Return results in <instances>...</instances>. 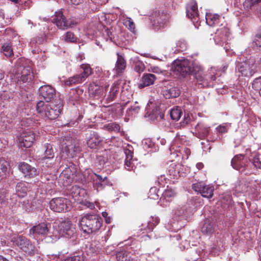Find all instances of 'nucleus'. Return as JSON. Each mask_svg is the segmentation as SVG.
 <instances>
[{
    "instance_id": "e2e57ef3",
    "label": "nucleus",
    "mask_w": 261,
    "mask_h": 261,
    "mask_svg": "<svg viewBox=\"0 0 261 261\" xmlns=\"http://www.w3.org/2000/svg\"><path fill=\"white\" fill-rule=\"evenodd\" d=\"M105 33L106 35L111 39L112 40L114 38V36L112 33L107 28L105 30Z\"/></svg>"
},
{
    "instance_id": "79ce46f5",
    "label": "nucleus",
    "mask_w": 261,
    "mask_h": 261,
    "mask_svg": "<svg viewBox=\"0 0 261 261\" xmlns=\"http://www.w3.org/2000/svg\"><path fill=\"white\" fill-rule=\"evenodd\" d=\"M116 257L118 261H128L129 260L128 253L123 250L117 252Z\"/></svg>"
},
{
    "instance_id": "052dcab7",
    "label": "nucleus",
    "mask_w": 261,
    "mask_h": 261,
    "mask_svg": "<svg viewBox=\"0 0 261 261\" xmlns=\"http://www.w3.org/2000/svg\"><path fill=\"white\" fill-rule=\"evenodd\" d=\"M190 121V118L189 117V116H186V115H185L184 120L181 122V125L185 126L186 125H187L189 124V123Z\"/></svg>"
},
{
    "instance_id": "c03bdc74",
    "label": "nucleus",
    "mask_w": 261,
    "mask_h": 261,
    "mask_svg": "<svg viewBox=\"0 0 261 261\" xmlns=\"http://www.w3.org/2000/svg\"><path fill=\"white\" fill-rule=\"evenodd\" d=\"M140 109V107L138 105V102H135L134 105L131 106L130 108L127 110V113L129 116H133L134 114L138 113Z\"/></svg>"
},
{
    "instance_id": "c9c22d12",
    "label": "nucleus",
    "mask_w": 261,
    "mask_h": 261,
    "mask_svg": "<svg viewBox=\"0 0 261 261\" xmlns=\"http://www.w3.org/2000/svg\"><path fill=\"white\" fill-rule=\"evenodd\" d=\"M84 82L80 74L75 75L69 77L65 82L66 85L71 86L76 84H80Z\"/></svg>"
},
{
    "instance_id": "aec40b11",
    "label": "nucleus",
    "mask_w": 261,
    "mask_h": 261,
    "mask_svg": "<svg viewBox=\"0 0 261 261\" xmlns=\"http://www.w3.org/2000/svg\"><path fill=\"white\" fill-rule=\"evenodd\" d=\"M75 173L76 169L74 166L72 165L66 168L63 171L61 177H62L63 179L65 178L67 182H71L75 177Z\"/></svg>"
},
{
    "instance_id": "603ef678",
    "label": "nucleus",
    "mask_w": 261,
    "mask_h": 261,
    "mask_svg": "<svg viewBox=\"0 0 261 261\" xmlns=\"http://www.w3.org/2000/svg\"><path fill=\"white\" fill-rule=\"evenodd\" d=\"M124 24L129 30L131 31L134 32L135 29V25L133 20L130 18H128L126 20Z\"/></svg>"
},
{
    "instance_id": "4be33fe9",
    "label": "nucleus",
    "mask_w": 261,
    "mask_h": 261,
    "mask_svg": "<svg viewBox=\"0 0 261 261\" xmlns=\"http://www.w3.org/2000/svg\"><path fill=\"white\" fill-rule=\"evenodd\" d=\"M60 227L61 230H63V233L69 237L72 236L75 232V228L69 221H64L61 222Z\"/></svg>"
},
{
    "instance_id": "9b49d317",
    "label": "nucleus",
    "mask_w": 261,
    "mask_h": 261,
    "mask_svg": "<svg viewBox=\"0 0 261 261\" xmlns=\"http://www.w3.org/2000/svg\"><path fill=\"white\" fill-rule=\"evenodd\" d=\"M255 67L253 61L250 60L238 62L237 65V68L242 75L247 77L251 76L256 72Z\"/></svg>"
},
{
    "instance_id": "c756f323",
    "label": "nucleus",
    "mask_w": 261,
    "mask_h": 261,
    "mask_svg": "<svg viewBox=\"0 0 261 261\" xmlns=\"http://www.w3.org/2000/svg\"><path fill=\"white\" fill-rule=\"evenodd\" d=\"M175 195V193L173 190L172 189H167L162 194V197L160 198V202H161V204H164V202L165 201L166 202H170V198L173 197Z\"/></svg>"
},
{
    "instance_id": "a19ab883",
    "label": "nucleus",
    "mask_w": 261,
    "mask_h": 261,
    "mask_svg": "<svg viewBox=\"0 0 261 261\" xmlns=\"http://www.w3.org/2000/svg\"><path fill=\"white\" fill-rule=\"evenodd\" d=\"M168 172L170 175L172 176L174 178H178L180 176L179 171V166L175 165L170 166Z\"/></svg>"
},
{
    "instance_id": "6e6d98bb",
    "label": "nucleus",
    "mask_w": 261,
    "mask_h": 261,
    "mask_svg": "<svg viewBox=\"0 0 261 261\" xmlns=\"http://www.w3.org/2000/svg\"><path fill=\"white\" fill-rule=\"evenodd\" d=\"M64 261H84V258L82 256L77 255L68 257Z\"/></svg>"
},
{
    "instance_id": "58836bf2",
    "label": "nucleus",
    "mask_w": 261,
    "mask_h": 261,
    "mask_svg": "<svg viewBox=\"0 0 261 261\" xmlns=\"http://www.w3.org/2000/svg\"><path fill=\"white\" fill-rule=\"evenodd\" d=\"M182 111L178 108H173L170 110V115L171 119L175 121H178L181 117Z\"/></svg>"
},
{
    "instance_id": "680f3d73",
    "label": "nucleus",
    "mask_w": 261,
    "mask_h": 261,
    "mask_svg": "<svg viewBox=\"0 0 261 261\" xmlns=\"http://www.w3.org/2000/svg\"><path fill=\"white\" fill-rule=\"evenodd\" d=\"M125 153L126 154V158L125 161L132 160L133 158L132 152L130 150H127Z\"/></svg>"
},
{
    "instance_id": "4c0bfd02",
    "label": "nucleus",
    "mask_w": 261,
    "mask_h": 261,
    "mask_svg": "<svg viewBox=\"0 0 261 261\" xmlns=\"http://www.w3.org/2000/svg\"><path fill=\"white\" fill-rule=\"evenodd\" d=\"M81 67L83 71L79 74L84 81L92 73V69L88 65H82Z\"/></svg>"
},
{
    "instance_id": "2f4dec72",
    "label": "nucleus",
    "mask_w": 261,
    "mask_h": 261,
    "mask_svg": "<svg viewBox=\"0 0 261 261\" xmlns=\"http://www.w3.org/2000/svg\"><path fill=\"white\" fill-rule=\"evenodd\" d=\"M2 52L7 57H11L13 56L12 44L10 42H7L3 44L2 46Z\"/></svg>"
},
{
    "instance_id": "f704fd0d",
    "label": "nucleus",
    "mask_w": 261,
    "mask_h": 261,
    "mask_svg": "<svg viewBox=\"0 0 261 261\" xmlns=\"http://www.w3.org/2000/svg\"><path fill=\"white\" fill-rule=\"evenodd\" d=\"M45 150L44 151V158L45 159H51L55 156V150L56 149L53 148V145L47 143L45 145Z\"/></svg>"
},
{
    "instance_id": "f3484780",
    "label": "nucleus",
    "mask_w": 261,
    "mask_h": 261,
    "mask_svg": "<svg viewBox=\"0 0 261 261\" xmlns=\"http://www.w3.org/2000/svg\"><path fill=\"white\" fill-rule=\"evenodd\" d=\"M248 161L244 158L243 154H240L235 155L231 161L232 167L237 170H241L247 166Z\"/></svg>"
},
{
    "instance_id": "69168bd1",
    "label": "nucleus",
    "mask_w": 261,
    "mask_h": 261,
    "mask_svg": "<svg viewBox=\"0 0 261 261\" xmlns=\"http://www.w3.org/2000/svg\"><path fill=\"white\" fill-rule=\"evenodd\" d=\"M74 189H75V191L72 192V194H73V195H72L73 197H76L77 196V195L80 194L81 189H80L79 188H76V187H75L74 188Z\"/></svg>"
},
{
    "instance_id": "a18cd8bd",
    "label": "nucleus",
    "mask_w": 261,
    "mask_h": 261,
    "mask_svg": "<svg viewBox=\"0 0 261 261\" xmlns=\"http://www.w3.org/2000/svg\"><path fill=\"white\" fill-rule=\"evenodd\" d=\"M79 99L80 97L76 90H73L70 92L69 100L73 105L79 100Z\"/></svg>"
},
{
    "instance_id": "72a5a7b5",
    "label": "nucleus",
    "mask_w": 261,
    "mask_h": 261,
    "mask_svg": "<svg viewBox=\"0 0 261 261\" xmlns=\"http://www.w3.org/2000/svg\"><path fill=\"white\" fill-rule=\"evenodd\" d=\"M261 5V0H245L243 3L244 8L247 10H250Z\"/></svg>"
},
{
    "instance_id": "a211bd4d",
    "label": "nucleus",
    "mask_w": 261,
    "mask_h": 261,
    "mask_svg": "<svg viewBox=\"0 0 261 261\" xmlns=\"http://www.w3.org/2000/svg\"><path fill=\"white\" fill-rule=\"evenodd\" d=\"M101 142V139L95 132H91L87 138V144L88 147L92 149L99 147Z\"/></svg>"
},
{
    "instance_id": "b1692460",
    "label": "nucleus",
    "mask_w": 261,
    "mask_h": 261,
    "mask_svg": "<svg viewBox=\"0 0 261 261\" xmlns=\"http://www.w3.org/2000/svg\"><path fill=\"white\" fill-rule=\"evenodd\" d=\"M117 60L114 70L117 74H121L126 68V61L124 58L117 53Z\"/></svg>"
},
{
    "instance_id": "8fccbe9b",
    "label": "nucleus",
    "mask_w": 261,
    "mask_h": 261,
    "mask_svg": "<svg viewBox=\"0 0 261 261\" xmlns=\"http://www.w3.org/2000/svg\"><path fill=\"white\" fill-rule=\"evenodd\" d=\"M46 41V36L44 34L41 36H38L37 38L33 39L31 41L32 43H36L39 44H43Z\"/></svg>"
},
{
    "instance_id": "f8f14e48",
    "label": "nucleus",
    "mask_w": 261,
    "mask_h": 261,
    "mask_svg": "<svg viewBox=\"0 0 261 261\" xmlns=\"http://www.w3.org/2000/svg\"><path fill=\"white\" fill-rule=\"evenodd\" d=\"M36 139L34 133L31 130L23 132L18 138V143L20 147H30Z\"/></svg>"
},
{
    "instance_id": "473e14b6",
    "label": "nucleus",
    "mask_w": 261,
    "mask_h": 261,
    "mask_svg": "<svg viewBox=\"0 0 261 261\" xmlns=\"http://www.w3.org/2000/svg\"><path fill=\"white\" fill-rule=\"evenodd\" d=\"M159 222V219L157 217H152L151 220H150L146 224H142L140 226V230L145 229L146 227H148L149 230H152L154 227L156 226Z\"/></svg>"
},
{
    "instance_id": "774afa93",
    "label": "nucleus",
    "mask_w": 261,
    "mask_h": 261,
    "mask_svg": "<svg viewBox=\"0 0 261 261\" xmlns=\"http://www.w3.org/2000/svg\"><path fill=\"white\" fill-rule=\"evenodd\" d=\"M218 130L221 133H225L226 132V127L220 125L218 127Z\"/></svg>"
},
{
    "instance_id": "13d9d810",
    "label": "nucleus",
    "mask_w": 261,
    "mask_h": 261,
    "mask_svg": "<svg viewBox=\"0 0 261 261\" xmlns=\"http://www.w3.org/2000/svg\"><path fill=\"white\" fill-rule=\"evenodd\" d=\"M252 164L256 168H261V162L258 158H254L252 161Z\"/></svg>"
},
{
    "instance_id": "f257e3e1",
    "label": "nucleus",
    "mask_w": 261,
    "mask_h": 261,
    "mask_svg": "<svg viewBox=\"0 0 261 261\" xmlns=\"http://www.w3.org/2000/svg\"><path fill=\"white\" fill-rule=\"evenodd\" d=\"M174 70L177 74L183 77L194 73L195 84L199 88H205L213 85V82L216 80L215 70L211 68L210 70L204 73L203 67L199 65L193 64L188 60H178L175 62Z\"/></svg>"
},
{
    "instance_id": "37998d69",
    "label": "nucleus",
    "mask_w": 261,
    "mask_h": 261,
    "mask_svg": "<svg viewBox=\"0 0 261 261\" xmlns=\"http://www.w3.org/2000/svg\"><path fill=\"white\" fill-rule=\"evenodd\" d=\"M252 88L260 94L261 91V77L256 78L253 81Z\"/></svg>"
},
{
    "instance_id": "4d7b16f0",
    "label": "nucleus",
    "mask_w": 261,
    "mask_h": 261,
    "mask_svg": "<svg viewBox=\"0 0 261 261\" xmlns=\"http://www.w3.org/2000/svg\"><path fill=\"white\" fill-rule=\"evenodd\" d=\"M124 166L125 168L128 170H135V168H134V165L131 160L125 161Z\"/></svg>"
},
{
    "instance_id": "412c9836",
    "label": "nucleus",
    "mask_w": 261,
    "mask_h": 261,
    "mask_svg": "<svg viewBox=\"0 0 261 261\" xmlns=\"http://www.w3.org/2000/svg\"><path fill=\"white\" fill-rule=\"evenodd\" d=\"M147 115L150 117L151 119L157 121L161 120L164 117L163 112L160 111V108L157 106L154 107L151 112L147 111L145 116Z\"/></svg>"
},
{
    "instance_id": "f03ea898",
    "label": "nucleus",
    "mask_w": 261,
    "mask_h": 261,
    "mask_svg": "<svg viewBox=\"0 0 261 261\" xmlns=\"http://www.w3.org/2000/svg\"><path fill=\"white\" fill-rule=\"evenodd\" d=\"M102 219L96 215H87L80 221V225L83 231L88 234L97 231L101 227Z\"/></svg>"
},
{
    "instance_id": "338daca9",
    "label": "nucleus",
    "mask_w": 261,
    "mask_h": 261,
    "mask_svg": "<svg viewBox=\"0 0 261 261\" xmlns=\"http://www.w3.org/2000/svg\"><path fill=\"white\" fill-rule=\"evenodd\" d=\"M71 3L75 5L83 3L85 0H70Z\"/></svg>"
},
{
    "instance_id": "1a4fd4ad",
    "label": "nucleus",
    "mask_w": 261,
    "mask_h": 261,
    "mask_svg": "<svg viewBox=\"0 0 261 261\" xmlns=\"http://www.w3.org/2000/svg\"><path fill=\"white\" fill-rule=\"evenodd\" d=\"M50 224L47 222H42L33 226L30 229L29 236L34 239L39 237H45L49 230Z\"/></svg>"
},
{
    "instance_id": "393cba45",
    "label": "nucleus",
    "mask_w": 261,
    "mask_h": 261,
    "mask_svg": "<svg viewBox=\"0 0 261 261\" xmlns=\"http://www.w3.org/2000/svg\"><path fill=\"white\" fill-rule=\"evenodd\" d=\"M164 97L167 99L178 97L180 93V90L177 87H172L162 91Z\"/></svg>"
},
{
    "instance_id": "864d4df0",
    "label": "nucleus",
    "mask_w": 261,
    "mask_h": 261,
    "mask_svg": "<svg viewBox=\"0 0 261 261\" xmlns=\"http://www.w3.org/2000/svg\"><path fill=\"white\" fill-rule=\"evenodd\" d=\"M176 44L178 49L181 51L186 50L187 48V43L184 40L178 41Z\"/></svg>"
},
{
    "instance_id": "09e8293b",
    "label": "nucleus",
    "mask_w": 261,
    "mask_h": 261,
    "mask_svg": "<svg viewBox=\"0 0 261 261\" xmlns=\"http://www.w3.org/2000/svg\"><path fill=\"white\" fill-rule=\"evenodd\" d=\"M204 183L202 181L197 182L192 184V189L196 192H200L204 185Z\"/></svg>"
},
{
    "instance_id": "c85d7f7f",
    "label": "nucleus",
    "mask_w": 261,
    "mask_h": 261,
    "mask_svg": "<svg viewBox=\"0 0 261 261\" xmlns=\"http://www.w3.org/2000/svg\"><path fill=\"white\" fill-rule=\"evenodd\" d=\"M214 191V187L213 186L204 185L200 193L203 197L211 198L213 196Z\"/></svg>"
},
{
    "instance_id": "bb28decb",
    "label": "nucleus",
    "mask_w": 261,
    "mask_h": 261,
    "mask_svg": "<svg viewBox=\"0 0 261 261\" xmlns=\"http://www.w3.org/2000/svg\"><path fill=\"white\" fill-rule=\"evenodd\" d=\"M27 183L24 182H19L16 186V194L19 197H23L26 195L28 191V188L26 186Z\"/></svg>"
},
{
    "instance_id": "dca6fc26",
    "label": "nucleus",
    "mask_w": 261,
    "mask_h": 261,
    "mask_svg": "<svg viewBox=\"0 0 261 261\" xmlns=\"http://www.w3.org/2000/svg\"><path fill=\"white\" fill-rule=\"evenodd\" d=\"M19 169L22 172L24 177L32 178L39 174V171L28 163H21L19 165Z\"/></svg>"
},
{
    "instance_id": "2eb2a0df",
    "label": "nucleus",
    "mask_w": 261,
    "mask_h": 261,
    "mask_svg": "<svg viewBox=\"0 0 261 261\" xmlns=\"http://www.w3.org/2000/svg\"><path fill=\"white\" fill-rule=\"evenodd\" d=\"M120 89V85L118 82H115L109 88V85H106L104 89L106 92L105 96L108 102L113 101L117 96Z\"/></svg>"
},
{
    "instance_id": "6ab92c4d",
    "label": "nucleus",
    "mask_w": 261,
    "mask_h": 261,
    "mask_svg": "<svg viewBox=\"0 0 261 261\" xmlns=\"http://www.w3.org/2000/svg\"><path fill=\"white\" fill-rule=\"evenodd\" d=\"M186 13L187 17L191 19L196 20L198 17L197 5L195 2L192 1L188 3L186 7Z\"/></svg>"
},
{
    "instance_id": "20e7f679",
    "label": "nucleus",
    "mask_w": 261,
    "mask_h": 261,
    "mask_svg": "<svg viewBox=\"0 0 261 261\" xmlns=\"http://www.w3.org/2000/svg\"><path fill=\"white\" fill-rule=\"evenodd\" d=\"M14 78L19 84L31 82L34 77L32 69L30 66H18L13 70Z\"/></svg>"
},
{
    "instance_id": "0e129e2a",
    "label": "nucleus",
    "mask_w": 261,
    "mask_h": 261,
    "mask_svg": "<svg viewBox=\"0 0 261 261\" xmlns=\"http://www.w3.org/2000/svg\"><path fill=\"white\" fill-rule=\"evenodd\" d=\"M84 204L85 206H86L87 207L90 208L91 210H93L94 208V205L92 202L89 201H85L84 202Z\"/></svg>"
},
{
    "instance_id": "39448f33",
    "label": "nucleus",
    "mask_w": 261,
    "mask_h": 261,
    "mask_svg": "<svg viewBox=\"0 0 261 261\" xmlns=\"http://www.w3.org/2000/svg\"><path fill=\"white\" fill-rule=\"evenodd\" d=\"M12 241L26 253L33 255L35 254L36 249L31 241L23 236H19L17 238H13Z\"/></svg>"
},
{
    "instance_id": "e433bc0d",
    "label": "nucleus",
    "mask_w": 261,
    "mask_h": 261,
    "mask_svg": "<svg viewBox=\"0 0 261 261\" xmlns=\"http://www.w3.org/2000/svg\"><path fill=\"white\" fill-rule=\"evenodd\" d=\"M133 65L134 70L139 73L142 72L145 69V65L143 63L137 58L133 60Z\"/></svg>"
},
{
    "instance_id": "423d86ee",
    "label": "nucleus",
    "mask_w": 261,
    "mask_h": 261,
    "mask_svg": "<svg viewBox=\"0 0 261 261\" xmlns=\"http://www.w3.org/2000/svg\"><path fill=\"white\" fill-rule=\"evenodd\" d=\"M49 206L51 210L58 213L69 211L71 208L69 200L63 197L53 199L49 202Z\"/></svg>"
},
{
    "instance_id": "5fc2aeb1",
    "label": "nucleus",
    "mask_w": 261,
    "mask_h": 261,
    "mask_svg": "<svg viewBox=\"0 0 261 261\" xmlns=\"http://www.w3.org/2000/svg\"><path fill=\"white\" fill-rule=\"evenodd\" d=\"M44 102L42 100L39 101L36 105V110L39 113H44L45 107Z\"/></svg>"
},
{
    "instance_id": "ddd939ff",
    "label": "nucleus",
    "mask_w": 261,
    "mask_h": 261,
    "mask_svg": "<svg viewBox=\"0 0 261 261\" xmlns=\"http://www.w3.org/2000/svg\"><path fill=\"white\" fill-rule=\"evenodd\" d=\"M39 92L40 96L46 102H50L56 95L55 89L49 85L40 87Z\"/></svg>"
},
{
    "instance_id": "49530a36",
    "label": "nucleus",
    "mask_w": 261,
    "mask_h": 261,
    "mask_svg": "<svg viewBox=\"0 0 261 261\" xmlns=\"http://www.w3.org/2000/svg\"><path fill=\"white\" fill-rule=\"evenodd\" d=\"M259 33H257L253 40L252 44L253 47H256L261 46V26L259 28Z\"/></svg>"
},
{
    "instance_id": "4468645a",
    "label": "nucleus",
    "mask_w": 261,
    "mask_h": 261,
    "mask_svg": "<svg viewBox=\"0 0 261 261\" xmlns=\"http://www.w3.org/2000/svg\"><path fill=\"white\" fill-rule=\"evenodd\" d=\"M91 179L93 180L94 188L97 191L101 190L106 186L111 185L107 176L103 177L96 173H94L91 175Z\"/></svg>"
},
{
    "instance_id": "7c9ffc66",
    "label": "nucleus",
    "mask_w": 261,
    "mask_h": 261,
    "mask_svg": "<svg viewBox=\"0 0 261 261\" xmlns=\"http://www.w3.org/2000/svg\"><path fill=\"white\" fill-rule=\"evenodd\" d=\"M195 128L200 137L204 138L209 134L210 127L206 126L202 123H198L196 125Z\"/></svg>"
},
{
    "instance_id": "a878e982",
    "label": "nucleus",
    "mask_w": 261,
    "mask_h": 261,
    "mask_svg": "<svg viewBox=\"0 0 261 261\" xmlns=\"http://www.w3.org/2000/svg\"><path fill=\"white\" fill-rule=\"evenodd\" d=\"M214 224L210 219L204 220L201 227V231L204 234H211L214 231Z\"/></svg>"
},
{
    "instance_id": "0eeeda50",
    "label": "nucleus",
    "mask_w": 261,
    "mask_h": 261,
    "mask_svg": "<svg viewBox=\"0 0 261 261\" xmlns=\"http://www.w3.org/2000/svg\"><path fill=\"white\" fill-rule=\"evenodd\" d=\"M53 22L56 23L59 29L61 30H66L69 28H72L77 23L73 19H67L61 11L56 12L55 17L53 19Z\"/></svg>"
},
{
    "instance_id": "9d476101",
    "label": "nucleus",
    "mask_w": 261,
    "mask_h": 261,
    "mask_svg": "<svg viewBox=\"0 0 261 261\" xmlns=\"http://www.w3.org/2000/svg\"><path fill=\"white\" fill-rule=\"evenodd\" d=\"M169 19V15L164 12H155L151 18V22L155 30L163 28Z\"/></svg>"
},
{
    "instance_id": "3c124183",
    "label": "nucleus",
    "mask_w": 261,
    "mask_h": 261,
    "mask_svg": "<svg viewBox=\"0 0 261 261\" xmlns=\"http://www.w3.org/2000/svg\"><path fill=\"white\" fill-rule=\"evenodd\" d=\"M8 163L4 161H0V175L5 173L7 171Z\"/></svg>"
},
{
    "instance_id": "ea45409f",
    "label": "nucleus",
    "mask_w": 261,
    "mask_h": 261,
    "mask_svg": "<svg viewBox=\"0 0 261 261\" xmlns=\"http://www.w3.org/2000/svg\"><path fill=\"white\" fill-rule=\"evenodd\" d=\"M64 39L66 42L70 43H75L77 41V38L70 31L65 33L64 36Z\"/></svg>"
},
{
    "instance_id": "de8ad7c7",
    "label": "nucleus",
    "mask_w": 261,
    "mask_h": 261,
    "mask_svg": "<svg viewBox=\"0 0 261 261\" xmlns=\"http://www.w3.org/2000/svg\"><path fill=\"white\" fill-rule=\"evenodd\" d=\"M105 127L109 130L119 132L120 127L118 124L116 123H111L105 125Z\"/></svg>"
},
{
    "instance_id": "6e6552de",
    "label": "nucleus",
    "mask_w": 261,
    "mask_h": 261,
    "mask_svg": "<svg viewBox=\"0 0 261 261\" xmlns=\"http://www.w3.org/2000/svg\"><path fill=\"white\" fill-rule=\"evenodd\" d=\"M63 107V104L60 99H58L57 103H51L45 106L44 114L50 120H55L58 117Z\"/></svg>"
},
{
    "instance_id": "cd10ccee",
    "label": "nucleus",
    "mask_w": 261,
    "mask_h": 261,
    "mask_svg": "<svg viewBox=\"0 0 261 261\" xmlns=\"http://www.w3.org/2000/svg\"><path fill=\"white\" fill-rule=\"evenodd\" d=\"M220 16L217 14H207L206 22L210 26H215L219 23Z\"/></svg>"
},
{
    "instance_id": "bf43d9fd",
    "label": "nucleus",
    "mask_w": 261,
    "mask_h": 261,
    "mask_svg": "<svg viewBox=\"0 0 261 261\" xmlns=\"http://www.w3.org/2000/svg\"><path fill=\"white\" fill-rule=\"evenodd\" d=\"M97 160H98L99 164L100 166H103L106 163L105 158L103 156H98L97 158Z\"/></svg>"
},
{
    "instance_id": "5701e85b",
    "label": "nucleus",
    "mask_w": 261,
    "mask_h": 261,
    "mask_svg": "<svg viewBox=\"0 0 261 261\" xmlns=\"http://www.w3.org/2000/svg\"><path fill=\"white\" fill-rule=\"evenodd\" d=\"M156 79L155 76L151 73L144 74L142 78V83L139 85V88H143L145 87L152 85Z\"/></svg>"
},
{
    "instance_id": "7ed1b4c3",
    "label": "nucleus",
    "mask_w": 261,
    "mask_h": 261,
    "mask_svg": "<svg viewBox=\"0 0 261 261\" xmlns=\"http://www.w3.org/2000/svg\"><path fill=\"white\" fill-rule=\"evenodd\" d=\"M80 150L79 141L76 138L67 137L61 142V151L67 158H73Z\"/></svg>"
}]
</instances>
